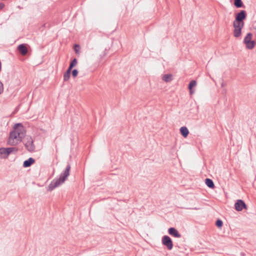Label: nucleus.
I'll return each instance as SVG.
<instances>
[{"mask_svg": "<svg viewBox=\"0 0 256 256\" xmlns=\"http://www.w3.org/2000/svg\"><path fill=\"white\" fill-rule=\"evenodd\" d=\"M246 12L244 10H242L236 14L235 20H236V21L244 22V20L246 18Z\"/></svg>", "mask_w": 256, "mask_h": 256, "instance_id": "6e6552de", "label": "nucleus"}, {"mask_svg": "<svg viewBox=\"0 0 256 256\" xmlns=\"http://www.w3.org/2000/svg\"><path fill=\"white\" fill-rule=\"evenodd\" d=\"M205 183L206 186L210 188H214V184L213 181L210 178H206L205 180Z\"/></svg>", "mask_w": 256, "mask_h": 256, "instance_id": "dca6fc26", "label": "nucleus"}, {"mask_svg": "<svg viewBox=\"0 0 256 256\" xmlns=\"http://www.w3.org/2000/svg\"><path fill=\"white\" fill-rule=\"evenodd\" d=\"M223 224V222L222 220L218 219L216 222V225L218 228H220Z\"/></svg>", "mask_w": 256, "mask_h": 256, "instance_id": "5701e85b", "label": "nucleus"}, {"mask_svg": "<svg viewBox=\"0 0 256 256\" xmlns=\"http://www.w3.org/2000/svg\"><path fill=\"white\" fill-rule=\"evenodd\" d=\"M234 29H238L239 28H242L240 26H234Z\"/></svg>", "mask_w": 256, "mask_h": 256, "instance_id": "bb28decb", "label": "nucleus"}, {"mask_svg": "<svg viewBox=\"0 0 256 256\" xmlns=\"http://www.w3.org/2000/svg\"><path fill=\"white\" fill-rule=\"evenodd\" d=\"M72 76L76 78L78 74V70L76 69L73 70L72 72Z\"/></svg>", "mask_w": 256, "mask_h": 256, "instance_id": "b1692460", "label": "nucleus"}, {"mask_svg": "<svg viewBox=\"0 0 256 256\" xmlns=\"http://www.w3.org/2000/svg\"><path fill=\"white\" fill-rule=\"evenodd\" d=\"M24 144L26 150L29 152H34L36 146L34 143V140L31 136H26L24 140Z\"/></svg>", "mask_w": 256, "mask_h": 256, "instance_id": "20e7f679", "label": "nucleus"}, {"mask_svg": "<svg viewBox=\"0 0 256 256\" xmlns=\"http://www.w3.org/2000/svg\"><path fill=\"white\" fill-rule=\"evenodd\" d=\"M8 156L6 148H0V158H6Z\"/></svg>", "mask_w": 256, "mask_h": 256, "instance_id": "4468645a", "label": "nucleus"}, {"mask_svg": "<svg viewBox=\"0 0 256 256\" xmlns=\"http://www.w3.org/2000/svg\"><path fill=\"white\" fill-rule=\"evenodd\" d=\"M162 80L166 82H170L172 80V76L171 74H167L163 76Z\"/></svg>", "mask_w": 256, "mask_h": 256, "instance_id": "f3484780", "label": "nucleus"}, {"mask_svg": "<svg viewBox=\"0 0 256 256\" xmlns=\"http://www.w3.org/2000/svg\"><path fill=\"white\" fill-rule=\"evenodd\" d=\"M234 6L236 8H244L242 0H234Z\"/></svg>", "mask_w": 256, "mask_h": 256, "instance_id": "a211bd4d", "label": "nucleus"}, {"mask_svg": "<svg viewBox=\"0 0 256 256\" xmlns=\"http://www.w3.org/2000/svg\"><path fill=\"white\" fill-rule=\"evenodd\" d=\"M235 209L238 211H241L244 208L246 209L247 206L244 200H238L234 204Z\"/></svg>", "mask_w": 256, "mask_h": 256, "instance_id": "0eeeda50", "label": "nucleus"}, {"mask_svg": "<svg viewBox=\"0 0 256 256\" xmlns=\"http://www.w3.org/2000/svg\"><path fill=\"white\" fill-rule=\"evenodd\" d=\"M168 234L175 238H180L182 236L181 234L178 232L174 228H170L168 230Z\"/></svg>", "mask_w": 256, "mask_h": 256, "instance_id": "1a4fd4ad", "label": "nucleus"}, {"mask_svg": "<svg viewBox=\"0 0 256 256\" xmlns=\"http://www.w3.org/2000/svg\"><path fill=\"white\" fill-rule=\"evenodd\" d=\"M224 86V83H222V86Z\"/></svg>", "mask_w": 256, "mask_h": 256, "instance_id": "cd10ccee", "label": "nucleus"}, {"mask_svg": "<svg viewBox=\"0 0 256 256\" xmlns=\"http://www.w3.org/2000/svg\"><path fill=\"white\" fill-rule=\"evenodd\" d=\"M71 72L72 70L68 68L66 72H64V82H66L70 79Z\"/></svg>", "mask_w": 256, "mask_h": 256, "instance_id": "2eb2a0df", "label": "nucleus"}, {"mask_svg": "<svg viewBox=\"0 0 256 256\" xmlns=\"http://www.w3.org/2000/svg\"><path fill=\"white\" fill-rule=\"evenodd\" d=\"M35 160L32 158H30L28 160L24 161L23 163V166L24 168H28L34 164Z\"/></svg>", "mask_w": 256, "mask_h": 256, "instance_id": "9b49d317", "label": "nucleus"}, {"mask_svg": "<svg viewBox=\"0 0 256 256\" xmlns=\"http://www.w3.org/2000/svg\"><path fill=\"white\" fill-rule=\"evenodd\" d=\"M242 28H239L238 29H234V36L236 38H238L242 34Z\"/></svg>", "mask_w": 256, "mask_h": 256, "instance_id": "6ab92c4d", "label": "nucleus"}, {"mask_svg": "<svg viewBox=\"0 0 256 256\" xmlns=\"http://www.w3.org/2000/svg\"><path fill=\"white\" fill-rule=\"evenodd\" d=\"M244 24V22L236 21V20H234L233 22V26H240L243 28Z\"/></svg>", "mask_w": 256, "mask_h": 256, "instance_id": "aec40b11", "label": "nucleus"}, {"mask_svg": "<svg viewBox=\"0 0 256 256\" xmlns=\"http://www.w3.org/2000/svg\"><path fill=\"white\" fill-rule=\"evenodd\" d=\"M78 63V60L76 58H74L72 62H70L68 68L72 70L74 67Z\"/></svg>", "mask_w": 256, "mask_h": 256, "instance_id": "412c9836", "label": "nucleus"}, {"mask_svg": "<svg viewBox=\"0 0 256 256\" xmlns=\"http://www.w3.org/2000/svg\"><path fill=\"white\" fill-rule=\"evenodd\" d=\"M4 6V3H0V10H2Z\"/></svg>", "mask_w": 256, "mask_h": 256, "instance_id": "a878e982", "label": "nucleus"}, {"mask_svg": "<svg viewBox=\"0 0 256 256\" xmlns=\"http://www.w3.org/2000/svg\"><path fill=\"white\" fill-rule=\"evenodd\" d=\"M14 128V130L10 132L7 142L8 144L12 146H16L22 142L26 133L24 127L20 123L15 124Z\"/></svg>", "mask_w": 256, "mask_h": 256, "instance_id": "f257e3e1", "label": "nucleus"}, {"mask_svg": "<svg viewBox=\"0 0 256 256\" xmlns=\"http://www.w3.org/2000/svg\"><path fill=\"white\" fill-rule=\"evenodd\" d=\"M6 150H8V155H9L10 153H12V152H17V151H18V148H15V147L7 148H6Z\"/></svg>", "mask_w": 256, "mask_h": 256, "instance_id": "4be33fe9", "label": "nucleus"}, {"mask_svg": "<svg viewBox=\"0 0 256 256\" xmlns=\"http://www.w3.org/2000/svg\"><path fill=\"white\" fill-rule=\"evenodd\" d=\"M80 50V46L78 44H75L74 46V50L76 54L79 53V50Z\"/></svg>", "mask_w": 256, "mask_h": 256, "instance_id": "393cba45", "label": "nucleus"}, {"mask_svg": "<svg viewBox=\"0 0 256 256\" xmlns=\"http://www.w3.org/2000/svg\"><path fill=\"white\" fill-rule=\"evenodd\" d=\"M162 244L166 246L168 250H171L173 248V243L172 239L168 236H164L162 238Z\"/></svg>", "mask_w": 256, "mask_h": 256, "instance_id": "423d86ee", "label": "nucleus"}, {"mask_svg": "<svg viewBox=\"0 0 256 256\" xmlns=\"http://www.w3.org/2000/svg\"><path fill=\"white\" fill-rule=\"evenodd\" d=\"M18 49L22 56H25L28 53V49L24 44H20L18 47Z\"/></svg>", "mask_w": 256, "mask_h": 256, "instance_id": "9d476101", "label": "nucleus"}, {"mask_svg": "<svg viewBox=\"0 0 256 256\" xmlns=\"http://www.w3.org/2000/svg\"><path fill=\"white\" fill-rule=\"evenodd\" d=\"M71 166L70 164H68L65 170L60 174V178L58 179L54 180L48 186V190L52 191L56 188L62 184L66 180L68 176L70 175V172Z\"/></svg>", "mask_w": 256, "mask_h": 256, "instance_id": "f03ea898", "label": "nucleus"}, {"mask_svg": "<svg viewBox=\"0 0 256 256\" xmlns=\"http://www.w3.org/2000/svg\"><path fill=\"white\" fill-rule=\"evenodd\" d=\"M196 82L195 80H192L188 84V89L190 94H192L194 92V90H192V88L196 86Z\"/></svg>", "mask_w": 256, "mask_h": 256, "instance_id": "f8f14e48", "label": "nucleus"}, {"mask_svg": "<svg viewBox=\"0 0 256 256\" xmlns=\"http://www.w3.org/2000/svg\"><path fill=\"white\" fill-rule=\"evenodd\" d=\"M71 166L70 164H68L65 170L60 174V178L58 179L54 180L48 186V190L52 191L56 188L62 184L66 180L68 176L70 175V172Z\"/></svg>", "mask_w": 256, "mask_h": 256, "instance_id": "7ed1b4c3", "label": "nucleus"}, {"mask_svg": "<svg viewBox=\"0 0 256 256\" xmlns=\"http://www.w3.org/2000/svg\"><path fill=\"white\" fill-rule=\"evenodd\" d=\"M252 33H248L244 38V42L246 44L248 49L251 50L255 46V42L252 40Z\"/></svg>", "mask_w": 256, "mask_h": 256, "instance_id": "39448f33", "label": "nucleus"}, {"mask_svg": "<svg viewBox=\"0 0 256 256\" xmlns=\"http://www.w3.org/2000/svg\"><path fill=\"white\" fill-rule=\"evenodd\" d=\"M180 132L184 138H186L188 136L189 131L186 126H182L180 128Z\"/></svg>", "mask_w": 256, "mask_h": 256, "instance_id": "ddd939ff", "label": "nucleus"}]
</instances>
